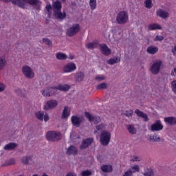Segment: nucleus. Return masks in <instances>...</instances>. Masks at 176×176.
I'll use <instances>...</instances> for the list:
<instances>
[{
    "mask_svg": "<svg viewBox=\"0 0 176 176\" xmlns=\"http://www.w3.org/2000/svg\"><path fill=\"white\" fill-rule=\"evenodd\" d=\"M164 122L167 123L170 126H175L176 118L175 117H167L164 118Z\"/></svg>",
    "mask_w": 176,
    "mask_h": 176,
    "instance_id": "obj_21",
    "label": "nucleus"
},
{
    "mask_svg": "<svg viewBox=\"0 0 176 176\" xmlns=\"http://www.w3.org/2000/svg\"><path fill=\"white\" fill-rule=\"evenodd\" d=\"M30 160H32L31 157H23L22 158V163H23V164H29Z\"/></svg>",
    "mask_w": 176,
    "mask_h": 176,
    "instance_id": "obj_44",
    "label": "nucleus"
},
{
    "mask_svg": "<svg viewBox=\"0 0 176 176\" xmlns=\"http://www.w3.org/2000/svg\"><path fill=\"white\" fill-rule=\"evenodd\" d=\"M6 65V60H5V56L0 58V69L2 70L5 68Z\"/></svg>",
    "mask_w": 176,
    "mask_h": 176,
    "instance_id": "obj_39",
    "label": "nucleus"
},
{
    "mask_svg": "<svg viewBox=\"0 0 176 176\" xmlns=\"http://www.w3.org/2000/svg\"><path fill=\"white\" fill-rule=\"evenodd\" d=\"M126 129L130 134H137V129L133 125H128Z\"/></svg>",
    "mask_w": 176,
    "mask_h": 176,
    "instance_id": "obj_34",
    "label": "nucleus"
},
{
    "mask_svg": "<svg viewBox=\"0 0 176 176\" xmlns=\"http://www.w3.org/2000/svg\"><path fill=\"white\" fill-rule=\"evenodd\" d=\"M62 1V2H65V1H67V0H61Z\"/></svg>",
    "mask_w": 176,
    "mask_h": 176,
    "instance_id": "obj_59",
    "label": "nucleus"
},
{
    "mask_svg": "<svg viewBox=\"0 0 176 176\" xmlns=\"http://www.w3.org/2000/svg\"><path fill=\"white\" fill-rule=\"evenodd\" d=\"M111 142V133L103 131L100 134V142L103 146H107Z\"/></svg>",
    "mask_w": 176,
    "mask_h": 176,
    "instance_id": "obj_5",
    "label": "nucleus"
},
{
    "mask_svg": "<svg viewBox=\"0 0 176 176\" xmlns=\"http://www.w3.org/2000/svg\"><path fill=\"white\" fill-rule=\"evenodd\" d=\"M93 173L91 170H87L81 172V176H91Z\"/></svg>",
    "mask_w": 176,
    "mask_h": 176,
    "instance_id": "obj_42",
    "label": "nucleus"
},
{
    "mask_svg": "<svg viewBox=\"0 0 176 176\" xmlns=\"http://www.w3.org/2000/svg\"><path fill=\"white\" fill-rule=\"evenodd\" d=\"M69 60H74V58H75V56L74 55H69Z\"/></svg>",
    "mask_w": 176,
    "mask_h": 176,
    "instance_id": "obj_56",
    "label": "nucleus"
},
{
    "mask_svg": "<svg viewBox=\"0 0 176 176\" xmlns=\"http://www.w3.org/2000/svg\"><path fill=\"white\" fill-rule=\"evenodd\" d=\"M87 49H89V50H93L95 47H97V44L96 43H89L86 45Z\"/></svg>",
    "mask_w": 176,
    "mask_h": 176,
    "instance_id": "obj_40",
    "label": "nucleus"
},
{
    "mask_svg": "<svg viewBox=\"0 0 176 176\" xmlns=\"http://www.w3.org/2000/svg\"><path fill=\"white\" fill-rule=\"evenodd\" d=\"M89 6L91 10H94L97 8V0H89Z\"/></svg>",
    "mask_w": 176,
    "mask_h": 176,
    "instance_id": "obj_38",
    "label": "nucleus"
},
{
    "mask_svg": "<svg viewBox=\"0 0 176 176\" xmlns=\"http://www.w3.org/2000/svg\"><path fill=\"white\" fill-rule=\"evenodd\" d=\"M17 148V144L14 142H10L7 144L4 147V151H13V149H16Z\"/></svg>",
    "mask_w": 176,
    "mask_h": 176,
    "instance_id": "obj_22",
    "label": "nucleus"
},
{
    "mask_svg": "<svg viewBox=\"0 0 176 176\" xmlns=\"http://www.w3.org/2000/svg\"><path fill=\"white\" fill-rule=\"evenodd\" d=\"M43 43H45V45H47V46H52V41H50L47 38H44L42 40Z\"/></svg>",
    "mask_w": 176,
    "mask_h": 176,
    "instance_id": "obj_45",
    "label": "nucleus"
},
{
    "mask_svg": "<svg viewBox=\"0 0 176 176\" xmlns=\"http://www.w3.org/2000/svg\"><path fill=\"white\" fill-rule=\"evenodd\" d=\"M75 69H76V65L72 63H69L63 67V72L65 74L68 72H74Z\"/></svg>",
    "mask_w": 176,
    "mask_h": 176,
    "instance_id": "obj_12",
    "label": "nucleus"
},
{
    "mask_svg": "<svg viewBox=\"0 0 176 176\" xmlns=\"http://www.w3.org/2000/svg\"><path fill=\"white\" fill-rule=\"evenodd\" d=\"M146 52L148 53V54H156V53L159 52V48H157V47L151 45L147 48Z\"/></svg>",
    "mask_w": 176,
    "mask_h": 176,
    "instance_id": "obj_23",
    "label": "nucleus"
},
{
    "mask_svg": "<svg viewBox=\"0 0 176 176\" xmlns=\"http://www.w3.org/2000/svg\"><path fill=\"white\" fill-rule=\"evenodd\" d=\"M107 63L109 65H114V64H118V63H120V58L119 56H117L114 58H110L107 60Z\"/></svg>",
    "mask_w": 176,
    "mask_h": 176,
    "instance_id": "obj_26",
    "label": "nucleus"
},
{
    "mask_svg": "<svg viewBox=\"0 0 176 176\" xmlns=\"http://www.w3.org/2000/svg\"><path fill=\"white\" fill-rule=\"evenodd\" d=\"M148 30L153 31L155 30H162V26L157 23H152L148 25Z\"/></svg>",
    "mask_w": 176,
    "mask_h": 176,
    "instance_id": "obj_30",
    "label": "nucleus"
},
{
    "mask_svg": "<svg viewBox=\"0 0 176 176\" xmlns=\"http://www.w3.org/2000/svg\"><path fill=\"white\" fill-rule=\"evenodd\" d=\"M143 175L144 176H155V172L152 168L145 169L144 172L143 173Z\"/></svg>",
    "mask_w": 176,
    "mask_h": 176,
    "instance_id": "obj_31",
    "label": "nucleus"
},
{
    "mask_svg": "<svg viewBox=\"0 0 176 176\" xmlns=\"http://www.w3.org/2000/svg\"><path fill=\"white\" fill-rule=\"evenodd\" d=\"M116 21L118 24H126L129 21V14H127V12H120L116 16Z\"/></svg>",
    "mask_w": 176,
    "mask_h": 176,
    "instance_id": "obj_4",
    "label": "nucleus"
},
{
    "mask_svg": "<svg viewBox=\"0 0 176 176\" xmlns=\"http://www.w3.org/2000/svg\"><path fill=\"white\" fill-rule=\"evenodd\" d=\"M32 176H39V175H38V174H34Z\"/></svg>",
    "mask_w": 176,
    "mask_h": 176,
    "instance_id": "obj_58",
    "label": "nucleus"
},
{
    "mask_svg": "<svg viewBox=\"0 0 176 176\" xmlns=\"http://www.w3.org/2000/svg\"><path fill=\"white\" fill-rule=\"evenodd\" d=\"M108 89V84L107 82H102L96 85V90H104Z\"/></svg>",
    "mask_w": 176,
    "mask_h": 176,
    "instance_id": "obj_32",
    "label": "nucleus"
},
{
    "mask_svg": "<svg viewBox=\"0 0 176 176\" xmlns=\"http://www.w3.org/2000/svg\"><path fill=\"white\" fill-rule=\"evenodd\" d=\"M41 93H42V94L43 95L44 97H50V94L48 91V87L43 89Z\"/></svg>",
    "mask_w": 176,
    "mask_h": 176,
    "instance_id": "obj_43",
    "label": "nucleus"
},
{
    "mask_svg": "<svg viewBox=\"0 0 176 176\" xmlns=\"http://www.w3.org/2000/svg\"><path fill=\"white\" fill-rule=\"evenodd\" d=\"M135 113L138 116V118H141L143 119L144 122H149V118L148 117V114L144 113L141 110L137 109L135 110Z\"/></svg>",
    "mask_w": 176,
    "mask_h": 176,
    "instance_id": "obj_14",
    "label": "nucleus"
},
{
    "mask_svg": "<svg viewBox=\"0 0 176 176\" xmlns=\"http://www.w3.org/2000/svg\"><path fill=\"white\" fill-rule=\"evenodd\" d=\"M56 57L57 60H60V61H64L68 58V56L67 54L63 53V52H58L56 54Z\"/></svg>",
    "mask_w": 176,
    "mask_h": 176,
    "instance_id": "obj_25",
    "label": "nucleus"
},
{
    "mask_svg": "<svg viewBox=\"0 0 176 176\" xmlns=\"http://www.w3.org/2000/svg\"><path fill=\"white\" fill-rule=\"evenodd\" d=\"M48 87V91L50 92V96H53L54 94H56V91L58 90V87Z\"/></svg>",
    "mask_w": 176,
    "mask_h": 176,
    "instance_id": "obj_35",
    "label": "nucleus"
},
{
    "mask_svg": "<svg viewBox=\"0 0 176 176\" xmlns=\"http://www.w3.org/2000/svg\"><path fill=\"white\" fill-rule=\"evenodd\" d=\"M15 93L17 94V96H19V97H23V90L21 89H16Z\"/></svg>",
    "mask_w": 176,
    "mask_h": 176,
    "instance_id": "obj_49",
    "label": "nucleus"
},
{
    "mask_svg": "<svg viewBox=\"0 0 176 176\" xmlns=\"http://www.w3.org/2000/svg\"><path fill=\"white\" fill-rule=\"evenodd\" d=\"M150 140L152 142H160V137H157V134L150 136Z\"/></svg>",
    "mask_w": 176,
    "mask_h": 176,
    "instance_id": "obj_37",
    "label": "nucleus"
},
{
    "mask_svg": "<svg viewBox=\"0 0 176 176\" xmlns=\"http://www.w3.org/2000/svg\"><path fill=\"white\" fill-rule=\"evenodd\" d=\"M171 86L173 89V91H174L176 94V80L172 81Z\"/></svg>",
    "mask_w": 176,
    "mask_h": 176,
    "instance_id": "obj_50",
    "label": "nucleus"
},
{
    "mask_svg": "<svg viewBox=\"0 0 176 176\" xmlns=\"http://www.w3.org/2000/svg\"><path fill=\"white\" fill-rule=\"evenodd\" d=\"M145 8L147 9H151L153 5L152 4V0H146L145 2Z\"/></svg>",
    "mask_w": 176,
    "mask_h": 176,
    "instance_id": "obj_41",
    "label": "nucleus"
},
{
    "mask_svg": "<svg viewBox=\"0 0 176 176\" xmlns=\"http://www.w3.org/2000/svg\"><path fill=\"white\" fill-rule=\"evenodd\" d=\"M138 157L135 156L134 158H132V159L131 160V162H140V160H138Z\"/></svg>",
    "mask_w": 176,
    "mask_h": 176,
    "instance_id": "obj_54",
    "label": "nucleus"
},
{
    "mask_svg": "<svg viewBox=\"0 0 176 176\" xmlns=\"http://www.w3.org/2000/svg\"><path fill=\"white\" fill-rule=\"evenodd\" d=\"M100 52L102 53V54H103L104 56H109V54H111V49H109L108 47V45H107L106 44H102L100 45Z\"/></svg>",
    "mask_w": 176,
    "mask_h": 176,
    "instance_id": "obj_16",
    "label": "nucleus"
},
{
    "mask_svg": "<svg viewBox=\"0 0 176 176\" xmlns=\"http://www.w3.org/2000/svg\"><path fill=\"white\" fill-rule=\"evenodd\" d=\"M100 170L103 173H112L113 168L111 165H103L101 166Z\"/></svg>",
    "mask_w": 176,
    "mask_h": 176,
    "instance_id": "obj_28",
    "label": "nucleus"
},
{
    "mask_svg": "<svg viewBox=\"0 0 176 176\" xmlns=\"http://www.w3.org/2000/svg\"><path fill=\"white\" fill-rule=\"evenodd\" d=\"M16 163V161L14 159H10L8 160L5 162L4 164H3L1 166L2 167H6L8 166H12V164H14Z\"/></svg>",
    "mask_w": 176,
    "mask_h": 176,
    "instance_id": "obj_33",
    "label": "nucleus"
},
{
    "mask_svg": "<svg viewBox=\"0 0 176 176\" xmlns=\"http://www.w3.org/2000/svg\"><path fill=\"white\" fill-rule=\"evenodd\" d=\"M95 79L97 82H101L102 80H105V76H96Z\"/></svg>",
    "mask_w": 176,
    "mask_h": 176,
    "instance_id": "obj_47",
    "label": "nucleus"
},
{
    "mask_svg": "<svg viewBox=\"0 0 176 176\" xmlns=\"http://www.w3.org/2000/svg\"><path fill=\"white\" fill-rule=\"evenodd\" d=\"M66 176H78L75 172H70L68 173Z\"/></svg>",
    "mask_w": 176,
    "mask_h": 176,
    "instance_id": "obj_53",
    "label": "nucleus"
},
{
    "mask_svg": "<svg viewBox=\"0 0 176 176\" xmlns=\"http://www.w3.org/2000/svg\"><path fill=\"white\" fill-rule=\"evenodd\" d=\"M71 115V111H68V106L64 107V109L62 113L61 119H67Z\"/></svg>",
    "mask_w": 176,
    "mask_h": 176,
    "instance_id": "obj_24",
    "label": "nucleus"
},
{
    "mask_svg": "<svg viewBox=\"0 0 176 176\" xmlns=\"http://www.w3.org/2000/svg\"><path fill=\"white\" fill-rule=\"evenodd\" d=\"M96 129L98 131L102 130V129H104V124H100L96 126Z\"/></svg>",
    "mask_w": 176,
    "mask_h": 176,
    "instance_id": "obj_52",
    "label": "nucleus"
},
{
    "mask_svg": "<svg viewBox=\"0 0 176 176\" xmlns=\"http://www.w3.org/2000/svg\"><path fill=\"white\" fill-rule=\"evenodd\" d=\"M76 79L77 82H82L85 79V73L83 72H77Z\"/></svg>",
    "mask_w": 176,
    "mask_h": 176,
    "instance_id": "obj_29",
    "label": "nucleus"
},
{
    "mask_svg": "<svg viewBox=\"0 0 176 176\" xmlns=\"http://www.w3.org/2000/svg\"><path fill=\"white\" fill-rule=\"evenodd\" d=\"M163 61L162 60H155L150 68V71L153 75H159L160 68H162Z\"/></svg>",
    "mask_w": 176,
    "mask_h": 176,
    "instance_id": "obj_3",
    "label": "nucleus"
},
{
    "mask_svg": "<svg viewBox=\"0 0 176 176\" xmlns=\"http://www.w3.org/2000/svg\"><path fill=\"white\" fill-rule=\"evenodd\" d=\"M22 72L23 73V74L25 75V76H26L28 78V79H32V78H34V74L32 72V70L31 69V67H28V66H24L22 68Z\"/></svg>",
    "mask_w": 176,
    "mask_h": 176,
    "instance_id": "obj_11",
    "label": "nucleus"
},
{
    "mask_svg": "<svg viewBox=\"0 0 176 176\" xmlns=\"http://www.w3.org/2000/svg\"><path fill=\"white\" fill-rule=\"evenodd\" d=\"M52 8L54 9V12L55 11H61V8H63V5L61 4V2L58 0H56L52 3Z\"/></svg>",
    "mask_w": 176,
    "mask_h": 176,
    "instance_id": "obj_20",
    "label": "nucleus"
},
{
    "mask_svg": "<svg viewBox=\"0 0 176 176\" xmlns=\"http://www.w3.org/2000/svg\"><path fill=\"white\" fill-rule=\"evenodd\" d=\"M66 155H67V156H71V155H78V148L72 145L69 146L66 151Z\"/></svg>",
    "mask_w": 176,
    "mask_h": 176,
    "instance_id": "obj_18",
    "label": "nucleus"
},
{
    "mask_svg": "<svg viewBox=\"0 0 176 176\" xmlns=\"http://www.w3.org/2000/svg\"><path fill=\"white\" fill-rule=\"evenodd\" d=\"M36 117L38 120H41V122H43V119L44 122H49V119H50L47 113H45V111L36 112Z\"/></svg>",
    "mask_w": 176,
    "mask_h": 176,
    "instance_id": "obj_10",
    "label": "nucleus"
},
{
    "mask_svg": "<svg viewBox=\"0 0 176 176\" xmlns=\"http://www.w3.org/2000/svg\"><path fill=\"white\" fill-rule=\"evenodd\" d=\"M46 138L48 141H51V142H57L63 138V135L60 132L50 131L46 134Z\"/></svg>",
    "mask_w": 176,
    "mask_h": 176,
    "instance_id": "obj_2",
    "label": "nucleus"
},
{
    "mask_svg": "<svg viewBox=\"0 0 176 176\" xmlns=\"http://www.w3.org/2000/svg\"><path fill=\"white\" fill-rule=\"evenodd\" d=\"M45 9H46L47 12H48V13H50V10H52L53 9V8L52 7V5L48 4L46 6Z\"/></svg>",
    "mask_w": 176,
    "mask_h": 176,
    "instance_id": "obj_51",
    "label": "nucleus"
},
{
    "mask_svg": "<svg viewBox=\"0 0 176 176\" xmlns=\"http://www.w3.org/2000/svg\"><path fill=\"white\" fill-rule=\"evenodd\" d=\"M85 116L88 119L89 122H94V124H98L101 123V118L100 116H93L90 113L85 112Z\"/></svg>",
    "mask_w": 176,
    "mask_h": 176,
    "instance_id": "obj_9",
    "label": "nucleus"
},
{
    "mask_svg": "<svg viewBox=\"0 0 176 176\" xmlns=\"http://www.w3.org/2000/svg\"><path fill=\"white\" fill-rule=\"evenodd\" d=\"M131 170H129L126 172L124 173V174L122 176H131L133 175V173H140V166L138 165H134L131 167Z\"/></svg>",
    "mask_w": 176,
    "mask_h": 176,
    "instance_id": "obj_15",
    "label": "nucleus"
},
{
    "mask_svg": "<svg viewBox=\"0 0 176 176\" xmlns=\"http://www.w3.org/2000/svg\"><path fill=\"white\" fill-rule=\"evenodd\" d=\"M6 3H9V2H12L13 5H17L19 8L21 9H25V3H28V5H31V6H34V9L36 10H41V6L42 5V1L40 0H3Z\"/></svg>",
    "mask_w": 176,
    "mask_h": 176,
    "instance_id": "obj_1",
    "label": "nucleus"
},
{
    "mask_svg": "<svg viewBox=\"0 0 176 176\" xmlns=\"http://www.w3.org/2000/svg\"><path fill=\"white\" fill-rule=\"evenodd\" d=\"M54 16L57 20H64L67 17V14L65 12L63 13L61 11H54Z\"/></svg>",
    "mask_w": 176,
    "mask_h": 176,
    "instance_id": "obj_19",
    "label": "nucleus"
},
{
    "mask_svg": "<svg viewBox=\"0 0 176 176\" xmlns=\"http://www.w3.org/2000/svg\"><path fill=\"white\" fill-rule=\"evenodd\" d=\"M58 105V102L56 100H50L47 101V102L43 106L44 111H50L51 109H54Z\"/></svg>",
    "mask_w": 176,
    "mask_h": 176,
    "instance_id": "obj_7",
    "label": "nucleus"
},
{
    "mask_svg": "<svg viewBox=\"0 0 176 176\" xmlns=\"http://www.w3.org/2000/svg\"><path fill=\"white\" fill-rule=\"evenodd\" d=\"M164 39V36H156L155 38H154L155 42H158V41H162Z\"/></svg>",
    "mask_w": 176,
    "mask_h": 176,
    "instance_id": "obj_48",
    "label": "nucleus"
},
{
    "mask_svg": "<svg viewBox=\"0 0 176 176\" xmlns=\"http://www.w3.org/2000/svg\"><path fill=\"white\" fill-rule=\"evenodd\" d=\"M133 110H127L124 113V116H126L127 118H130V116H133Z\"/></svg>",
    "mask_w": 176,
    "mask_h": 176,
    "instance_id": "obj_46",
    "label": "nucleus"
},
{
    "mask_svg": "<svg viewBox=\"0 0 176 176\" xmlns=\"http://www.w3.org/2000/svg\"><path fill=\"white\" fill-rule=\"evenodd\" d=\"M72 124L74 127H80V124H82V120L79 117L76 116H73L71 118Z\"/></svg>",
    "mask_w": 176,
    "mask_h": 176,
    "instance_id": "obj_17",
    "label": "nucleus"
},
{
    "mask_svg": "<svg viewBox=\"0 0 176 176\" xmlns=\"http://www.w3.org/2000/svg\"><path fill=\"white\" fill-rule=\"evenodd\" d=\"M163 129V124L160 120H156L155 123L151 124V131H160Z\"/></svg>",
    "mask_w": 176,
    "mask_h": 176,
    "instance_id": "obj_13",
    "label": "nucleus"
},
{
    "mask_svg": "<svg viewBox=\"0 0 176 176\" xmlns=\"http://www.w3.org/2000/svg\"><path fill=\"white\" fill-rule=\"evenodd\" d=\"M5 90V85L3 84H0V92L3 91Z\"/></svg>",
    "mask_w": 176,
    "mask_h": 176,
    "instance_id": "obj_55",
    "label": "nucleus"
},
{
    "mask_svg": "<svg viewBox=\"0 0 176 176\" xmlns=\"http://www.w3.org/2000/svg\"><path fill=\"white\" fill-rule=\"evenodd\" d=\"M50 16H52L51 11H50V12H48V15H47L48 19H50Z\"/></svg>",
    "mask_w": 176,
    "mask_h": 176,
    "instance_id": "obj_57",
    "label": "nucleus"
},
{
    "mask_svg": "<svg viewBox=\"0 0 176 176\" xmlns=\"http://www.w3.org/2000/svg\"><path fill=\"white\" fill-rule=\"evenodd\" d=\"M93 142H94V138H88L82 140V144L80 146V149H81V151L87 149Z\"/></svg>",
    "mask_w": 176,
    "mask_h": 176,
    "instance_id": "obj_8",
    "label": "nucleus"
},
{
    "mask_svg": "<svg viewBox=\"0 0 176 176\" xmlns=\"http://www.w3.org/2000/svg\"><path fill=\"white\" fill-rule=\"evenodd\" d=\"M79 31H80V25H79V23H76L67 30L66 35H67V36H74V35H76Z\"/></svg>",
    "mask_w": 176,
    "mask_h": 176,
    "instance_id": "obj_6",
    "label": "nucleus"
},
{
    "mask_svg": "<svg viewBox=\"0 0 176 176\" xmlns=\"http://www.w3.org/2000/svg\"><path fill=\"white\" fill-rule=\"evenodd\" d=\"M70 87L69 85H59L58 87V90H60V91H68L69 90Z\"/></svg>",
    "mask_w": 176,
    "mask_h": 176,
    "instance_id": "obj_36",
    "label": "nucleus"
},
{
    "mask_svg": "<svg viewBox=\"0 0 176 176\" xmlns=\"http://www.w3.org/2000/svg\"><path fill=\"white\" fill-rule=\"evenodd\" d=\"M157 16L161 17L162 19H167L168 17V12L164 10H159L157 12Z\"/></svg>",
    "mask_w": 176,
    "mask_h": 176,
    "instance_id": "obj_27",
    "label": "nucleus"
}]
</instances>
